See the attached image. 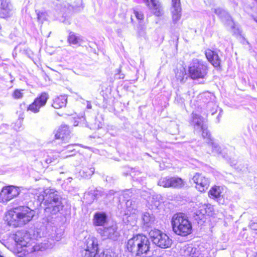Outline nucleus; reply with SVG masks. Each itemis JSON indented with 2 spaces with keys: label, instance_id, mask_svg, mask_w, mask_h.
<instances>
[{
  "label": "nucleus",
  "instance_id": "f257e3e1",
  "mask_svg": "<svg viewBox=\"0 0 257 257\" xmlns=\"http://www.w3.org/2000/svg\"><path fill=\"white\" fill-rule=\"evenodd\" d=\"M35 216V211L26 205L13 207L5 213V221L14 227L23 226L30 222Z\"/></svg>",
  "mask_w": 257,
  "mask_h": 257
},
{
  "label": "nucleus",
  "instance_id": "2eb2a0df",
  "mask_svg": "<svg viewBox=\"0 0 257 257\" xmlns=\"http://www.w3.org/2000/svg\"><path fill=\"white\" fill-rule=\"evenodd\" d=\"M0 18H8L11 16V10L10 7V0H1Z\"/></svg>",
  "mask_w": 257,
  "mask_h": 257
},
{
  "label": "nucleus",
  "instance_id": "6ab92c4d",
  "mask_svg": "<svg viewBox=\"0 0 257 257\" xmlns=\"http://www.w3.org/2000/svg\"><path fill=\"white\" fill-rule=\"evenodd\" d=\"M50 98V95L48 92L43 91L39 93L34 99L40 106L44 107L47 103Z\"/></svg>",
  "mask_w": 257,
  "mask_h": 257
},
{
  "label": "nucleus",
  "instance_id": "20e7f679",
  "mask_svg": "<svg viewBox=\"0 0 257 257\" xmlns=\"http://www.w3.org/2000/svg\"><path fill=\"white\" fill-rule=\"evenodd\" d=\"M171 224L173 231L178 236L185 237L192 233V223L183 213L174 214L171 218Z\"/></svg>",
  "mask_w": 257,
  "mask_h": 257
},
{
  "label": "nucleus",
  "instance_id": "1a4fd4ad",
  "mask_svg": "<svg viewBox=\"0 0 257 257\" xmlns=\"http://www.w3.org/2000/svg\"><path fill=\"white\" fill-rule=\"evenodd\" d=\"M21 191L19 187L14 185L4 186L0 191V203H7L18 197Z\"/></svg>",
  "mask_w": 257,
  "mask_h": 257
},
{
  "label": "nucleus",
  "instance_id": "f3484780",
  "mask_svg": "<svg viewBox=\"0 0 257 257\" xmlns=\"http://www.w3.org/2000/svg\"><path fill=\"white\" fill-rule=\"evenodd\" d=\"M107 217L104 212H96L93 216V224L96 226H103L107 222Z\"/></svg>",
  "mask_w": 257,
  "mask_h": 257
},
{
  "label": "nucleus",
  "instance_id": "412c9836",
  "mask_svg": "<svg viewBox=\"0 0 257 257\" xmlns=\"http://www.w3.org/2000/svg\"><path fill=\"white\" fill-rule=\"evenodd\" d=\"M212 209V207L208 206L207 205H203L199 207V209L196 211V214L199 218L202 219L206 215H208Z\"/></svg>",
  "mask_w": 257,
  "mask_h": 257
},
{
  "label": "nucleus",
  "instance_id": "c85d7f7f",
  "mask_svg": "<svg viewBox=\"0 0 257 257\" xmlns=\"http://www.w3.org/2000/svg\"><path fill=\"white\" fill-rule=\"evenodd\" d=\"M134 13L136 18L140 21V23H142L144 21V15L142 12L134 10Z\"/></svg>",
  "mask_w": 257,
  "mask_h": 257
},
{
  "label": "nucleus",
  "instance_id": "bb28decb",
  "mask_svg": "<svg viewBox=\"0 0 257 257\" xmlns=\"http://www.w3.org/2000/svg\"><path fill=\"white\" fill-rule=\"evenodd\" d=\"M187 257H198L197 249L194 247H188L187 248Z\"/></svg>",
  "mask_w": 257,
  "mask_h": 257
},
{
  "label": "nucleus",
  "instance_id": "b1692460",
  "mask_svg": "<svg viewBox=\"0 0 257 257\" xmlns=\"http://www.w3.org/2000/svg\"><path fill=\"white\" fill-rule=\"evenodd\" d=\"M175 76L176 78L179 80L181 82H184L185 79L187 78L185 77L186 73L185 68L182 69H176L175 70Z\"/></svg>",
  "mask_w": 257,
  "mask_h": 257
},
{
  "label": "nucleus",
  "instance_id": "2f4dec72",
  "mask_svg": "<svg viewBox=\"0 0 257 257\" xmlns=\"http://www.w3.org/2000/svg\"><path fill=\"white\" fill-rule=\"evenodd\" d=\"M17 114L18 115V119L20 121H23L25 118L24 112L20 113L17 111Z\"/></svg>",
  "mask_w": 257,
  "mask_h": 257
},
{
  "label": "nucleus",
  "instance_id": "39448f33",
  "mask_svg": "<svg viewBox=\"0 0 257 257\" xmlns=\"http://www.w3.org/2000/svg\"><path fill=\"white\" fill-rule=\"evenodd\" d=\"M208 64L202 60L194 59L188 68V76L192 80L203 79L208 74Z\"/></svg>",
  "mask_w": 257,
  "mask_h": 257
},
{
  "label": "nucleus",
  "instance_id": "e433bc0d",
  "mask_svg": "<svg viewBox=\"0 0 257 257\" xmlns=\"http://www.w3.org/2000/svg\"><path fill=\"white\" fill-rule=\"evenodd\" d=\"M143 2H144V3H145V2H147H147L148 1V0H143Z\"/></svg>",
  "mask_w": 257,
  "mask_h": 257
},
{
  "label": "nucleus",
  "instance_id": "c9c22d12",
  "mask_svg": "<svg viewBox=\"0 0 257 257\" xmlns=\"http://www.w3.org/2000/svg\"><path fill=\"white\" fill-rule=\"evenodd\" d=\"M180 0H172V3H180Z\"/></svg>",
  "mask_w": 257,
  "mask_h": 257
},
{
  "label": "nucleus",
  "instance_id": "7c9ffc66",
  "mask_svg": "<svg viewBox=\"0 0 257 257\" xmlns=\"http://www.w3.org/2000/svg\"><path fill=\"white\" fill-rule=\"evenodd\" d=\"M202 135L203 138L210 139L211 135L208 131L206 129H202Z\"/></svg>",
  "mask_w": 257,
  "mask_h": 257
},
{
  "label": "nucleus",
  "instance_id": "423d86ee",
  "mask_svg": "<svg viewBox=\"0 0 257 257\" xmlns=\"http://www.w3.org/2000/svg\"><path fill=\"white\" fill-rule=\"evenodd\" d=\"M149 235L153 243L160 248H168L172 245V239L160 230L156 228L151 229Z\"/></svg>",
  "mask_w": 257,
  "mask_h": 257
},
{
  "label": "nucleus",
  "instance_id": "dca6fc26",
  "mask_svg": "<svg viewBox=\"0 0 257 257\" xmlns=\"http://www.w3.org/2000/svg\"><path fill=\"white\" fill-rule=\"evenodd\" d=\"M67 103V98L66 96L60 95L53 99L51 106L55 109H61L66 106Z\"/></svg>",
  "mask_w": 257,
  "mask_h": 257
},
{
  "label": "nucleus",
  "instance_id": "9b49d317",
  "mask_svg": "<svg viewBox=\"0 0 257 257\" xmlns=\"http://www.w3.org/2000/svg\"><path fill=\"white\" fill-rule=\"evenodd\" d=\"M195 188L201 193L205 192L210 185V181L208 178L201 173H196L192 178Z\"/></svg>",
  "mask_w": 257,
  "mask_h": 257
},
{
  "label": "nucleus",
  "instance_id": "cd10ccee",
  "mask_svg": "<svg viewBox=\"0 0 257 257\" xmlns=\"http://www.w3.org/2000/svg\"><path fill=\"white\" fill-rule=\"evenodd\" d=\"M37 19L38 21L43 23L47 19V13L45 12L39 11L37 13Z\"/></svg>",
  "mask_w": 257,
  "mask_h": 257
},
{
  "label": "nucleus",
  "instance_id": "7ed1b4c3",
  "mask_svg": "<svg viewBox=\"0 0 257 257\" xmlns=\"http://www.w3.org/2000/svg\"><path fill=\"white\" fill-rule=\"evenodd\" d=\"M14 239L15 243L13 251L19 256H25L35 251L34 242L27 233L20 231H17L14 234Z\"/></svg>",
  "mask_w": 257,
  "mask_h": 257
},
{
  "label": "nucleus",
  "instance_id": "aec40b11",
  "mask_svg": "<svg viewBox=\"0 0 257 257\" xmlns=\"http://www.w3.org/2000/svg\"><path fill=\"white\" fill-rule=\"evenodd\" d=\"M222 191V188L221 186L214 185L209 190L208 196L214 199L219 198L221 196Z\"/></svg>",
  "mask_w": 257,
  "mask_h": 257
},
{
  "label": "nucleus",
  "instance_id": "393cba45",
  "mask_svg": "<svg viewBox=\"0 0 257 257\" xmlns=\"http://www.w3.org/2000/svg\"><path fill=\"white\" fill-rule=\"evenodd\" d=\"M24 89H15L12 93V97L14 100L22 99L24 97Z\"/></svg>",
  "mask_w": 257,
  "mask_h": 257
},
{
  "label": "nucleus",
  "instance_id": "0eeeda50",
  "mask_svg": "<svg viewBox=\"0 0 257 257\" xmlns=\"http://www.w3.org/2000/svg\"><path fill=\"white\" fill-rule=\"evenodd\" d=\"M185 184V180L178 176L162 177L158 182V185L161 187L174 189L183 188Z\"/></svg>",
  "mask_w": 257,
  "mask_h": 257
},
{
  "label": "nucleus",
  "instance_id": "f03ea898",
  "mask_svg": "<svg viewBox=\"0 0 257 257\" xmlns=\"http://www.w3.org/2000/svg\"><path fill=\"white\" fill-rule=\"evenodd\" d=\"M151 249V242L142 233L134 234L125 243V252L132 256L144 257Z\"/></svg>",
  "mask_w": 257,
  "mask_h": 257
},
{
  "label": "nucleus",
  "instance_id": "4be33fe9",
  "mask_svg": "<svg viewBox=\"0 0 257 257\" xmlns=\"http://www.w3.org/2000/svg\"><path fill=\"white\" fill-rule=\"evenodd\" d=\"M81 39L79 36L73 32H70L67 38V42L70 45H76L79 43Z\"/></svg>",
  "mask_w": 257,
  "mask_h": 257
},
{
  "label": "nucleus",
  "instance_id": "f8f14e48",
  "mask_svg": "<svg viewBox=\"0 0 257 257\" xmlns=\"http://www.w3.org/2000/svg\"><path fill=\"white\" fill-rule=\"evenodd\" d=\"M53 134L55 140H60L62 143H67L71 138V131L69 127L66 124L60 125L55 130Z\"/></svg>",
  "mask_w": 257,
  "mask_h": 257
},
{
  "label": "nucleus",
  "instance_id": "72a5a7b5",
  "mask_svg": "<svg viewBox=\"0 0 257 257\" xmlns=\"http://www.w3.org/2000/svg\"><path fill=\"white\" fill-rule=\"evenodd\" d=\"M98 257H112L110 254L105 253L104 251L101 252L98 256Z\"/></svg>",
  "mask_w": 257,
  "mask_h": 257
},
{
  "label": "nucleus",
  "instance_id": "f704fd0d",
  "mask_svg": "<svg viewBox=\"0 0 257 257\" xmlns=\"http://www.w3.org/2000/svg\"><path fill=\"white\" fill-rule=\"evenodd\" d=\"M86 108L87 109H91L92 108V105H91V104L90 101H87Z\"/></svg>",
  "mask_w": 257,
  "mask_h": 257
},
{
  "label": "nucleus",
  "instance_id": "9d476101",
  "mask_svg": "<svg viewBox=\"0 0 257 257\" xmlns=\"http://www.w3.org/2000/svg\"><path fill=\"white\" fill-rule=\"evenodd\" d=\"M46 198L44 199V204L48 208L52 209L54 213L59 212L64 207L61 201V198L57 194L50 193L46 195Z\"/></svg>",
  "mask_w": 257,
  "mask_h": 257
},
{
  "label": "nucleus",
  "instance_id": "5701e85b",
  "mask_svg": "<svg viewBox=\"0 0 257 257\" xmlns=\"http://www.w3.org/2000/svg\"><path fill=\"white\" fill-rule=\"evenodd\" d=\"M42 108L41 106L33 100V101L27 106L26 110L27 111L32 113L37 114L40 112Z\"/></svg>",
  "mask_w": 257,
  "mask_h": 257
},
{
  "label": "nucleus",
  "instance_id": "ddd939ff",
  "mask_svg": "<svg viewBox=\"0 0 257 257\" xmlns=\"http://www.w3.org/2000/svg\"><path fill=\"white\" fill-rule=\"evenodd\" d=\"M207 61L217 70L221 68V59L217 51L211 49H207L204 52Z\"/></svg>",
  "mask_w": 257,
  "mask_h": 257
},
{
  "label": "nucleus",
  "instance_id": "c756f323",
  "mask_svg": "<svg viewBox=\"0 0 257 257\" xmlns=\"http://www.w3.org/2000/svg\"><path fill=\"white\" fill-rule=\"evenodd\" d=\"M145 27L144 24H139L137 26V33L139 35H141L142 34L145 33Z\"/></svg>",
  "mask_w": 257,
  "mask_h": 257
},
{
  "label": "nucleus",
  "instance_id": "6e6552de",
  "mask_svg": "<svg viewBox=\"0 0 257 257\" xmlns=\"http://www.w3.org/2000/svg\"><path fill=\"white\" fill-rule=\"evenodd\" d=\"M98 252V244L97 239L89 236L85 239L84 247L81 251V257H95Z\"/></svg>",
  "mask_w": 257,
  "mask_h": 257
},
{
  "label": "nucleus",
  "instance_id": "473e14b6",
  "mask_svg": "<svg viewBox=\"0 0 257 257\" xmlns=\"http://www.w3.org/2000/svg\"><path fill=\"white\" fill-rule=\"evenodd\" d=\"M121 68H119L116 70V75H120V76L118 77V79H123L124 77L123 74H121Z\"/></svg>",
  "mask_w": 257,
  "mask_h": 257
},
{
  "label": "nucleus",
  "instance_id": "4c0bfd02",
  "mask_svg": "<svg viewBox=\"0 0 257 257\" xmlns=\"http://www.w3.org/2000/svg\"><path fill=\"white\" fill-rule=\"evenodd\" d=\"M70 146H72V145H68V147H70Z\"/></svg>",
  "mask_w": 257,
  "mask_h": 257
},
{
  "label": "nucleus",
  "instance_id": "a878e982",
  "mask_svg": "<svg viewBox=\"0 0 257 257\" xmlns=\"http://www.w3.org/2000/svg\"><path fill=\"white\" fill-rule=\"evenodd\" d=\"M45 163L47 164L54 165L58 163V160L56 156L55 155L48 156L47 158L44 161Z\"/></svg>",
  "mask_w": 257,
  "mask_h": 257
},
{
  "label": "nucleus",
  "instance_id": "a211bd4d",
  "mask_svg": "<svg viewBox=\"0 0 257 257\" xmlns=\"http://www.w3.org/2000/svg\"><path fill=\"white\" fill-rule=\"evenodd\" d=\"M181 3H172L171 14L172 18L174 22L179 20L181 16Z\"/></svg>",
  "mask_w": 257,
  "mask_h": 257
},
{
  "label": "nucleus",
  "instance_id": "4468645a",
  "mask_svg": "<svg viewBox=\"0 0 257 257\" xmlns=\"http://www.w3.org/2000/svg\"><path fill=\"white\" fill-rule=\"evenodd\" d=\"M144 3L149 9L153 11L155 16L159 17L163 14V8L159 0H148Z\"/></svg>",
  "mask_w": 257,
  "mask_h": 257
}]
</instances>
